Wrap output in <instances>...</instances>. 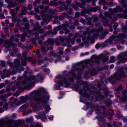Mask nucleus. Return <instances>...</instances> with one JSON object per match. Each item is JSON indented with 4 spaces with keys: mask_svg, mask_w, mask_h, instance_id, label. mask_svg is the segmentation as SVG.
I'll return each mask as SVG.
<instances>
[{
    "mask_svg": "<svg viewBox=\"0 0 127 127\" xmlns=\"http://www.w3.org/2000/svg\"><path fill=\"white\" fill-rule=\"evenodd\" d=\"M118 9L117 8V6L116 8H114L113 10V11L116 13L118 11Z\"/></svg>",
    "mask_w": 127,
    "mask_h": 127,
    "instance_id": "052dcab7",
    "label": "nucleus"
},
{
    "mask_svg": "<svg viewBox=\"0 0 127 127\" xmlns=\"http://www.w3.org/2000/svg\"><path fill=\"white\" fill-rule=\"evenodd\" d=\"M23 21L24 22H27V18L26 17H24L22 19Z\"/></svg>",
    "mask_w": 127,
    "mask_h": 127,
    "instance_id": "49530a36",
    "label": "nucleus"
},
{
    "mask_svg": "<svg viewBox=\"0 0 127 127\" xmlns=\"http://www.w3.org/2000/svg\"><path fill=\"white\" fill-rule=\"evenodd\" d=\"M100 7L98 6H97L95 8H93V11L94 12H96L97 11V10L100 9Z\"/></svg>",
    "mask_w": 127,
    "mask_h": 127,
    "instance_id": "473e14b6",
    "label": "nucleus"
},
{
    "mask_svg": "<svg viewBox=\"0 0 127 127\" xmlns=\"http://www.w3.org/2000/svg\"><path fill=\"white\" fill-rule=\"evenodd\" d=\"M125 74L123 72H120L117 74L115 73L113 75V77L117 80H119L120 79L124 76Z\"/></svg>",
    "mask_w": 127,
    "mask_h": 127,
    "instance_id": "1a4fd4ad",
    "label": "nucleus"
},
{
    "mask_svg": "<svg viewBox=\"0 0 127 127\" xmlns=\"http://www.w3.org/2000/svg\"><path fill=\"white\" fill-rule=\"evenodd\" d=\"M67 25H66V26L64 27L63 28V29L64 30V33L65 34H67L68 33L70 32V31L69 30L67 29Z\"/></svg>",
    "mask_w": 127,
    "mask_h": 127,
    "instance_id": "4be33fe9",
    "label": "nucleus"
},
{
    "mask_svg": "<svg viewBox=\"0 0 127 127\" xmlns=\"http://www.w3.org/2000/svg\"><path fill=\"white\" fill-rule=\"evenodd\" d=\"M14 62L15 64L16 65H18L19 64V61L17 60H16L14 61Z\"/></svg>",
    "mask_w": 127,
    "mask_h": 127,
    "instance_id": "37998d69",
    "label": "nucleus"
},
{
    "mask_svg": "<svg viewBox=\"0 0 127 127\" xmlns=\"http://www.w3.org/2000/svg\"><path fill=\"white\" fill-rule=\"evenodd\" d=\"M103 28L101 27H100V30H95L94 29H92L89 32V33H92L94 32V34L95 36H98V33L100 32H101L103 30Z\"/></svg>",
    "mask_w": 127,
    "mask_h": 127,
    "instance_id": "9d476101",
    "label": "nucleus"
},
{
    "mask_svg": "<svg viewBox=\"0 0 127 127\" xmlns=\"http://www.w3.org/2000/svg\"><path fill=\"white\" fill-rule=\"evenodd\" d=\"M123 120L124 122H127V117H124Z\"/></svg>",
    "mask_w": 127,
    "mask_h": 127,
    "instance_id": "79ce46f5",
    "label": "nucleus"
},
{
    "mask_svg": "<svg viewBox=\"0 0 127 127\" xmlns=\"http://www.w3.org/2000/svg\"><path fill=\"white\" fill-rule=\"evenodd\" d=\"M17 51V49H15V50H13L12 52H10V55L12 56L16 55Z\"/></svg>",
    "mask_w": 127,
    "mask_h": 127,
    "instance_id": "393cba45",
    "label": "nucleus"
},
{
    "mask_svg": "<svg viewBox=\"0 0 127 127\" xmlns=\"http://www.w3.org/2000/svg\"><path fill=\"white\" fill-rule=\"evenodd\" d=\"M67 77V78H68V76L66 75L64 76V77L62 79L63 81H60L59 82V84L61 86L63 85V84H65V85H69L70 83H68V79H66V78L65 77Z\"/></svg>",
    "mask_w": 127,
    "mask_h": 127,
    "instance_id": "0eeeda50",
    "label": "nucleus"
},
{
    "mask_svg": "<svg viewBox=\"0 0 127 127\" xmlns=\"http://www.w3.org/2000/svg\"><path fill=\"white\" fill-rule=\"evenodd\" d=\"M122 30L123 31H126L127 30V26L123 27L122 28Z\"/></svg>",
    "mask_w": 127,
    "mask_h": 127,
    "instance_id": "ea45409f",
    "label": "nucleus"
},
{
    "mask_svg": "<svg viewBox=\"0 0 127 127\" xmlns=\"http://www.w3.org/2000/svg\"><path fill=\"white\" fill-rule=\"evenodd\" d=\"M118 57L120 60V62H118V64H120V62L124 63L126 60L127 61V52L119 55Z\"/></svg>",
    "mask_w": 127,
    "mask_h": 127,
    "instance_id": "20e7f679",
    "label": "nucleus"
},
{
    "mask_svg": "<svg viewBox=\"0 0 127 127\" xmlns=\"http://www.w3.org/2000/svg\"><path fill=\"white\" fill-rule=\"evenodd\" d=\"M38 7L39 8H40L41 10H43L44 9V7L41 5H40L38 6Z\"/></svg>",
    "mask_w": 127,
    "mask_h": 127,
    "instance_id": "6e6d98bb",
    "label": "nucleus"
},
{
    "mask_svg": "<svg viewBox=\"0 0 127 127\" xmlns=\"http://www.w3.org/2000/svg\"><path fill=\"white\" fill-rule=\"evenodd\" d=\"M110 62L112 63L114 62L115 60V58L114 56H112L110 57Z\"/></svg>",
    "mask_w": 127,
    "mask_h": 127,
    "instance_id": "7c9ffc66",
    "label": "nucleus"
},
{
    "mask_svg": "<svg viewBox=\"0 0 127 127\" xmlns=\"http://www.w3.org/2000/svg\"><path fill=\"white\" fill-rule=\"evenodd\" d=\"M33 120V118L32 117H29L26 119V121L27 123L31 122Z\"/></svg>",
    "mask_w": 127,
    "mask_h": 127,
    "instance_id": "aec40b11",
    "label": "nucleus"
},
{
    "mask_svg": "<svg viewBox=\"0 0 127 127\" xmlns=\"http://www.w3.org/2000/svg\"><path fill=\"white\" fill-rule=\"evenodd\" d=\"M48 43L51 45H53V40L52 39H49L48 40Z\"/></svg>",
    "mask_w": 127,
    "mask_h": 127,
    "instance_id": "cd10ccee",
    "label": "nucleus"
},
{
    "mask_svg": "<svg viewBox=\"0 0 127 127\" xmlns=\"http://www.w3.org/2000/svg\"><path fill=\"white\" fill-rule=\"evenodd\" d=\"M61 2L60 1H59L58 2H56L51 1L50 2L51 5H53L55 6H57L59 4H60L61 3Z\"/></svg>",
    "mask_w": 127,
    "mask_h": 127,
    "instance_id": "f3484780",
    "label": "nucleus"
},
{
    "mask_svg": "<svg viewBox=\"0 0 127 127\" xmlns=\"http://www.w3.org/2000/svg\"><path fill=\"white\" fill-rule=\"evenodd\" d=\"M4 125V121H0V127H2Z\"/></svg>",
    "mask_w": 127,
    "mask_h": 127,
    "instance_id": "864d4df0",
    "label": "nucleus"
},
{
    "mask_svg": "<svg viewBox=\"0 0 127 127\" xmlns=\"http://www.w3.org/2000/svg\"><path fill=\"white\" fill-rule=\"evenodd\" d=\"M8 104L7 103H5L3 105V107L5 110H7L8 109Z\"/></svg>",
    "mask_w": 127,
    "mask_h": 127,
    "instance_id": "2f4dec72",
    "label": "nucleus"
},
{
    "mask_svg": "<svg viewBox=\"0 0 127 127\" xmlns=\"http://www.w3.org/2000/svg\"><path fill=\"white\" fill-rule=\"evenodd\" d=\"M122 89V87L121 86H119L118 87L117 89V91H118L121 90Z\"/></svg>",
    "mask_w": 127,
    "mask_h": 127,
    "instance_id": "774afa93",
    "label": "nucleus"
},
{
    "mask_svg": "<svg viewBox=\"0 0 127 127\" xmlns=\"http://www.w3.org/2000/svg\"><path fill=\"white\" fill-rule=\"evenodd\" d=\"M50 55H52L53 56H57V54L56 53L52 51L50 52Z\"/></svg>",
    "mask_w": 127,
    "mask_h": 127,
    "instance_id": "c9c22d12",
    "label": "nucleus"
},
{
    "mask_svg": "<svg viewBox=\"0 0 127 127\" xmlns=\"http://www.w3.org/2000/svg\"><path fill=\"white\" fill-rule=\"evenodd\" d=\"M49 96L47 94L45 96H43L42 97H39L36 99L37 101H44L43 103H40L37 104L33 108L36 110H40L43 109L44 110L43 112L44 114L47 113L48 111L50 110V107L46 103V101L48 100Z\"/></svg>",
    "mask_w": 127,
    "mask_h": 127,
    "instance_id": "f257e3e1",
    "label": "nucleus"
},
{
    "mask_svg": "<svg viewBox=\"0 0 127 127\" xmlns=\"http://www.w3.org/2000/svg\"><path fill=\"white\" fill-rule=\"evenodd\" d=\"M107 127H112L111 124L110 123H108L106 124Z\"/></svg>",
    "mask_w": 127,
    "mask_h": 127,
    "instance_id": "69168bd1",
    "label": "nucleus"
},
{
    "mask_svg": "<svg viewBox=\"0 0 127 127\" xmlns=\"http://www.w3.org/2000/svg\"><path fill=\"white\" fill-rule=\"evenodd\" d=\"M75 15L77 17H78L80 16L79 13L78 12H76L75 14Z\"/></svg>",
    "mask_w": 127,
    "mask_h": 127,
    "instance_id": "5fc2aeb1",
    "label": "nucleus"
},
{
    "mask_svg": "<svg viewBox=\"0 0 127 127\" xmlns=\"http://www.w3.org/2000/svg\"><path fill=\"white\" fill-rule=\"evenodd\" d=\"M29 82V80L27 81L26 80H24L21 83H20L19 85L21 86H22L23 85H26V86H28L30 85H31V84L30 83H28ZM17 87L19 88H21L22 87V86H21V87H20L18 86H17Z\"/></svg>",
    "mask_w": 127,
    "mask_h": 127,
    "instance_id": "f8f14e48",
    "label": "nucleus"
},
{
    "mask_svg": "<svg viewBox=\"0 0 127 127\" xmlns=\"http://www.w3.org/2000/svg\"><path fill=\"white\" fill-rule=\"evenodd\" d=\"M27 52H24L23 53V56L24 59V61L22 62V65L24 66H25L26 65V63L25 62L26 61H28L30 62L32 61L31 57H27Z\"/></svg>",
    "mask_w": 127,
    "mask_h": 127,
    "instance_id": "423d86ee",
    "label": "nucleus"
},
{
    "mask_svg": "<svg viewBox=\"0 0 127 127\" xmlns=\"http://www.w3.org/2000/svg\"><path fill=\"white\" fill-rule=\"evenodd\" d=\"M4 18V14L2 13H1L0 14V18L1 19H3Z\"/></svg>",
    "mask_w": 127,
    "mask_h": 127,
    "instance_id": "de8ad7c7",
    "label": "nucleus"
},
{
    "mask_svg": "<svg viewBox=\"0 0 127 127\" xmlns=\"http://www.w3.org/2000/svg\"><path fill=\"white\" fill-rule=\"evenodd\" d=\"M100 4H102L103 5H106V3L105 2V0H100Z\"/></svg>",
    "mask_w": 127,
    "mask_h": 127,
    "instance_id": "c756f323",
    "label": "nucleus"
},
{
    "mask_svg": "<svg viewBox=\"0 0 127 127\" xmlns=\"http://www.w3.org/2000/svg\"><path fill=\"white\" fill-rule=\"evenodd\" d=\"M25 26L26 28H28L29 27V22H27V23L25 24Z\"/></svg>",
    "mask_w": 127,
    "mask_h": 127,
    "instance_id": "3c124183",
    "label": "nucleus"
},
{
    "mask_svg": "<svg viewBox=\"0 0 127 127\" xmlns=\"http://www.w3.org/2000/svg\"><path fill=\"white\" fill-rule=\"evenodd\" d=\"M95 48L96 49L99 48L100 47V45L99 43H97L95 45Z\"/></svg>",
    "mask_w": 127,
    "mask_h": 127,
    "instance_id": "09e8293b",
    "label": "nucleus"
},
{
    "mask_svg": "<svg viewBox=\"0 0 127 127\" xmlns=\"http://www.w3.org/2000/svg\"><path fill=\"white\" fill-rule=\"evenodd\" d=\"M104 14L105 16H108V17L109 18H111V15H108V13L107 12H105L104 13Z\"/></svg>",
    "mask_w": 127,
    "mask_h": 127,
    "instance_id": "c03bdc74",
    "label": "nucleus"
},
{
    "mask_svg": "<svg viewBox=\"0 0 127 127\" xmlns=\"http://www.w3.org/2000/svg\"><path fill=\"white\" fill-rule=\"evenodd\" d=\"M20 100L18 101H17V98H16L14 99V103L12 102H10L9 104L12 106H13L14 104L18 106L26 102L27 99L26 97L23 96L20 97Z\"/></svg>",
    "mask_w": 127,
    "mask_h": 127,
    "instance_id": "7ed1b4c3",
    "label": "nucleus"
},
{
    "mask_svg": "<svg viewBox=\"0 0 127 127\" xmlns=\"http://www.w3.org/2000/svg\"><path fill=\"white\" fill-rule=\"evenodd\" d=\"M66 26V25L65 24H63L62 25V26H58L57 28V31L58 30H60L61 29H63V28L64 27H65Z\"/></svg>",
    "mask_w": 127,
    "mask_h": 127,
    "instance_id": "a878e982",
    "label": "nucleus"
},
{
    "mask_svg": "<svg viewBox=\"0 0 127 127\" xmlns=\"http://www.w3.org/2000/svg\"><path fill=\"white\" fill-rule=\"evenodd\" d=\"M44 91V89L43 88H41L40 90L36 91L35 93V94H36L37 95H39L40 94L39 93V92L40 91L43 92Z\"/></svg>",
    "mask_w": 127,
    "mask_h": 127,
    "instance_id": "5701e85b",
    "label": "nucleus"
},
{
    "mask_svg": "<svg viewBox=\"0 0 127 127\" xmlns=\"http://www.w3.org/2000/svg\"><path fill=\"white\" fill-rule=\"evenodd\" d=\"M26 34L25 33H24L23 34H22L21 36V41L23 42L25 40V35Z\"/></svg>",
    "mask_w": 127,
    "mask_h": 127,
    "instance_id": "bb28decb",
    "label": "nucleus"
},
{
    "mask_svg": "<svg viewBox=\"0 0 127 127\" xmlns=\"http://www.w3.org/2000/svg\"><path fill=\"white\" fill-rule=\"evenodd\" d=\"M31 63L33 65H34L36 64L35 59L34 58L31 61Z\"/></svg>",
    "mask_w": 127,
    "mask_h": 127,
    "instance_id": "72a5a7b5",
    "label": "nucleus"
},
{
    "mask_svg": "<svg viewBox=\"0 0 127 127\" xmlns=\"http://www.w3.org/2000/svg\"><path fill=\"white\" fill-rule=\"evenodd\" d=\"M10 13L12 15H13L14 14V11L13 9H12L10 11Z\"/></svg>",
    "mask_w": 127,
    "mask_h": 127,
    "instance_id": "4d7b16f0",
    "label": "nucleus"
},
{
    "mask_svg": "<svg viewBox=\"0 0 127 127\" xmlns=\"http://www.w3.org/2000/svg\"><path fill=\"white\" fill-rule=\"evenodd\" d=\"M52 48L53 47L52 46H51L49 47V48H48V47H46V46H42L41 47V52H42L43 53H44L47 51L48 49L51 50L52 49Z\"/></svg>",
    "mask_w": 127,
    "mask_h": 127,
    "instance_id": "ddd939ff",
    "label": "nucleus"
},
{
    "mask_svg": "<svg viewBox=\"0 0 127 127\" xmlns=\"http://www.w3.org/2000/svg\"><path fill=\"white\" fill-rule=\"evenodd\" d=\"M122 93L123 96L121 98V103L126 102L127 101V94L126 91L125 90H123L122 91Z\"/></svg>",
    "mask_w": 127,
    "mask_h": 127,
    "instance_id": "9b49d317",
    "label": "nucleus"
},
{
    "mask_svg": "<svg viewBox=\"0 0 127 127\" xmlns=\"http://www.w3.org/2000/svg\"><path fill=\"white\" fill-rule=\"evenodd\" d=\"M117 8L120 12H122L123 11V9L120 6H117Z\"/></svg>",
    "mask_w": 127,
    "mask_h": 127,
    "instance_id": "a19ab883",
    "label": "nucleus"
},
{
    "mask_svg": "<svg viewBox=\"0 0 127 127\" xmlns=\"http://www.w3.org/2000/svg\"><path fill=\"white\" fill-rule=\"evenodd\" d=\"M35 11L36 12H38L41 13V16L43 17V21H45L46 23H47L49 21V19L48 18H47V15H45L44 14V13L43 11L42 10V13L41 12H39V10L37 8H34Z\"/></svg>",
    "mask_w": 127,
    "mask_h": 127,
    "instance_id": "39448f33",
    "label": "nucleus"
},
{
    "mask_svg": "<svg viewBox=\"0 0 127 127\" xmlns=\"http://www.w3.org/2000/svg\"><path fill=\"white\" fill-rule=\"evenodd\" d=\"M63 49V48H61L60 49L61 50L59 51V54H63V52L62 51V50Z\"/></svg>",
    "mask_w": 127,
    "mask_h": 127,
    "instance_id": "0e129e2a",
    "label": "nucleus"
},
{
    "mask_svg": "<svg viewBox=\"0 0 127 127\" xmlns=\"http://www.w3.org/2000/svg\"><path fill=\"white\" fill-rule=\"evenodd\" d=\"M79 36V35L78 33H76L75 34L73 37L74 38H75V39L76 38L78 37Z\"/></svg>",
    "mask_w": 127,
    "mask_h": 127,
    "instance_id": "e2e57ef3",
    "label": "nucleus"
},
{
    "mask_svg": "<svg viewBox=\"0 0 127 127\" xmlns=\"http://www.w3.org/2000/svg\"><path fill=\"white\" fill-rule=\"evenodd\" d=\"M15 6V4L14 3H9L8 7L9 8L14 7Z\"/></svg>",
    "mask_w": 127,
    "mask_h": 127,
    "instance_id": "c85d7f7f",
    "label": "nucleus"
},
{
    "mask_svg": "<svg viewBox=\"0 0 127 127\" xmlns=\"http://www.w3.org/2000/svg\"><path fill=\"white\" fill-rule=\"evenodd\" d=\"M8 97V96H7V95H2L0 96V98L1 100H2L4 102H5L6 101V99H5V98H6Z\"/></svg>",
    "mask_w": 127,
    "mask_h": 127,
    "instance_id": "dca6fc26",
    "label": "nucleus"
},
{
    "mask_svg": "<svg viewBox=\"0 0 127 127\" xmlns=\"http://www.w3.org/2000/svg\"><path fill=\"white\" fill-rule=\"evenodd\" d=\"M43 3L46 4H48L49 3V1L48 0H44L43 1Z\"/></svg>",
    "mask_w": 127,
    "mask_h": 127,
    "instance_id": "bf43d9fd",
    "label": "nucleus"
},
{
    "mask_svg": "<svg viewBox=\"0 0 127 127\" xmlns=\"http://www.w3.org/2000/svg\"><path fill=\"white\" fill-rule=\"evenodd\" d=\"M76 4L77 5L81 7H82L83 5H84L85 4V1L83 0L82 1L81 4L79 2H76Z\"/></svg>",
    "mask_w": 127,
    "mask_h": 127,
    "instance_id": "a211bd4d",
    "label": "nucleus"
},
{
    "mask_svg": "<svg viewBox=\"0 0 127 127\" xmlns=\"http://www.w3.org/2000/svg\"><path fill=\"white\" fill-rule=\"evenodd\" d=\"M40 26H37L35 28L33 29V30L32 31H31L30 33L31 35H33L34 32L38 30L39 32L40 33H43L44 32V30L43 29H40Z\"/></svg>",
    "mask_w": 127,
    "mask_h": 127,
    "instance_id": "6e6552de",
    "label": "nucleus"
},
{
    "mask_svg": "<svg viewBox=\"0 0 127 127\" xmlns=\"http://www.w3.org/2000/svg\"><path fill=\"white\" fill-rule=\"evenodd\" d=\"M124 38H127V35L122 33L119 34L118 37H116L114 36H111L109 37L110 40L112 41L116 38V39L120 42H121L123 44H124L125 42V40H124Z\"/></svg>",
    "mask_w": 127,
    "mask_h": 127,
    "instance_id": "f03ea898",
    "label": "nucleus"
},
{
    "mask_svg": "<svg viewBox=\"0 0 127 127\" xmlns=\"http://www.w3.org/2000/svg\"><path fill=\"white\" fill-rule=\"evenodd\" d=\"M43 61L42 60H39L38 61V63L39 65H41L43 63Z\"/></svg>",
    "mask_w": 127,
    "mask_h": 127,
    "instance_id": "a18cd8bd",
    "label": "nucleus"
},
{
    "mask_svg": "<svg viewBox=\"0 0 127 127\" xmlns=\"http://www.w3.org/2000/svg\"><path fill=\"white\" fill-rule=\"evenodd\" d=\"M57 29L56 28H55L53 30V31H51L50 33H51L53 34H56L57 33Z\"/></svg>",
    "mask_w": 127,
    "mask_h": 127,
    "instance_id": "412c9836",
    "label": "nucleus"
},
{
    "mask_svg": "<svg viewBox=\"0 0 127 127\" xmlns=\"http://www.w3.org/2000/svg\"><path fill=\"white\" fill-rule=\"evenodd\" d=\"M66 2L68 5H70L71 3V0H67L66 1Z\"/></svg>",
    "mask_w": 127,
    "mask_h": 127,
    "instance_id": "603ef678",
    "label": "nucleus"
},
{
    "mask_svg": "<svg viewBox=\"0 0 127 127\" xmlns=\"http://www.w3.org/2000/svg\"><path fill=\"white\" fill-rule=\"evenodd\" d=\"M44 71L47 74H48L50 73V70L47 68H45L44 70Z\"/></svg>",
    "mask_w": 127,
    "mask_h": 127,
    "instance_id": "f704fd0d",
    "label": "nucleus"
},
{
    "mask_svg": "<svg viewBox=\"0 0 127 127\" xmlns=\"http://www.w3.org/2000/svg\"><path fill=\"white\" fill-rule=\"evenodd\" d=\"M39 116L43 121H45L46 119H47V117L44 114L43 115H39Z\"/></svg>",
    "mask_w": 127,
    "mask_h": 127,
    "instance_id": "6ab92c4d",
    "label": "nucleus"
},
{
    "mask_svg": "<svg viewBox=\"0 0 127 127\" xmlns=\"http://www.w3.org/2000/svg\"><path fill=\"white\" fill-rule=\"evenodd\" d=\"M64 18V17L63 15H61L59 17V19L61 20H62Z\"/></svg>",
    "mask_w": 127,
    "mask_h": 127,
    "instance_id": "338daca9",
    "label": "nucleus"
},
{
    "mask_svg": "<svg viewBox=\"0 0 127 127\" xmlns=\"http://www.w3.org/2000/svg\"><path fill=\"white\" fill-rule=\"evenodd\" d=\"M69 74L71 76L72 78H74L75 76V74L73 72H70L69 73Z\"/></svg>",
    "mask_w": 127,
    "mask_h": 127,
    "instance_id": "4c0bfd02",
    "label": "nucleus"
},
{
    "mask_svg": "<svg viewBox=\"0 0 127 127\" xmlns=\"http://www.w3.org/2000/svg\"><path fill=\"white\" fill-rule=\"evenodd\" d=\"M25 0H17V1L18 3H20L23 2Z\"/></svg>",
    "mask_w": 127,
    "mask_h": 127,
    "instance_id": "680f3d73",
    "label": "nucleus"
},
{
    "mask_svg": "<svg viewBox=\"0 0 127 127\" xmlns=\"http://www.w3.org/2000/svg\"><path fill=\"white\" fill-rule=\"evenodd\" d=\"M18 125L19 126H22L21 127H27V126H25L24 125V123L21 120L18 121L17 122Z\"/></svg>",
    "mask_w": 127,
    "mask_h": 127,
    "instance_id": "2eb2a0df",
    "label": "nucleus"
},
{
    "mask_svg": "<svg viewBox=\"0 0 127 127\" xmlns=\"http://www.w3.org/2000/svg\"><path fill=\"white\" fill-rule=\"evenodd\" d=\"M107 45V42H105L103 43L102 44L101 47H105Z\"/></svg>",
    "mask_w": 127,
    "mask_h": 127,
    "instance_id": "58836bf2",
    "label": "nucleus"
},
{
    "mask_svg": "<svg viewBox=\"0 0 127 127\" xmlns=\"http://www.w3.org/2000/svg\"><path fill=\"white\" fill-rule=\"evenodd\" d=\"M28 105L27 104H25L21 106L19 109V111L20 112H22L26 110L27 108Z\"/></svg>",
    "mask_w": 127,
    "mask_h": 127,
    "instance_id": "4468645a",
    "label": "nucleus"
},
{
    "mask_svg": "<svg viewBox=\"0 0 127 127\" xmlns=\"http://www.w3.org/2000/svg\"><path fill=\"white\" fill-rule=\"evenodd\" d=\"M48 118L50 120H52L53 119V116L52 115H49L48 116Z\"/></svg>",
    "mask_w": 127,
    "mask_h": 127,
    "instance_id": "13d9d810",
    "label": "nucleus"
},
{
    "mask_svg": "<svg viewBox=\"0 0 127 127\" xmlns=\"http://www.w3.org/2000/svg\"><path fill=\"white\" fill-rule=\"evenodd\" d=\"M75 38L73 37V38L70 39L71 43L72 44H73L75 42Z\"/></svg>",
    "mask_w": 127,
    "mask_h": 127,
    "instance_id": "e433bc0d",
    "label": "nucleus"
},
{
    "mask_svg": "<svg viewBox=\"0 0 127 127\" xmlns=\"http://www.w3.org/2000/svg\"><path fill=\"white\" fill-rule=\"evenodd\" d=\"M118 24L117 23H115L114 24V27H113V29H116L117 27L118 26Z\"/></svg>",
    "mask_w": 127,
    "mask_h": 127,
    "instance_id": "8fccbe9b",
    "label": "nucleus"
},
{
    "mask_svg": "<svg viewBox=\"0 0 127 127\" xmlns=\"http://www.w3.org/2000/svg\"><path fill=\"white\" fill-rule=\"evenodd\" d=\"M125 2L126 1L125 0H121V2L123 7L124 8H127V5L126 4H125Z\"/></svg>",
    "mask_w": 127,
    "mask_h": 127,
    "instance_id": "b1692460",
    "label": "nucleus"
}]
</instances>
